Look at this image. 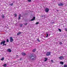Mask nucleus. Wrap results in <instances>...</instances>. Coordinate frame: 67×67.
I'll use <instances>...</instances> for the list:
<instances>
[{"instance_id": "obj_30", "label": "nucleus", "mask_w": 67, "mask_h": 67, "mask_svg": "<svg viewBox=\"0 0 67 67\" xmlns=\"http://www.w3.org/2000/svg\"><path fill=\"white\" fill-rule=\"evenodd\" d=\"M51 62L52 63H54V62L53 61V60H51Z\"/></svg>"}, {"instance_id": "obj_10", "label": "nucleus", "mask_w": 67, "mask_h": 67, "mask_svg": "<svg viewBox=\"0 0 67 67\" xmlns=\"http://www.w3.org/2000/svg\"><path fill=\"white\" fill-rule=\"evenodd\" d=\"M35 19V17H33V18L31 20V21H33V20H34Z\"/></svg>"}, {"instance_id": "obj_14", "label": "nucleus", "mask_w": 67, "mask_h": 67, "mask_svg": "<svg viewBox=\"0 0 67 67\" xmlns=\"http://www.w3.org/2000/svg\"><path fill=\"white\" fill-rule=\"evenodd\" d=\"M21 34V32H19L17 34V35H19V34Z\"/></svg>"}, {"instance_id": "obj_32", "label": "nucleus", "mask_w": 67, "mask_h": 67, "mask_svg": "<svg viewBox=\"0 0 67 67\" xmlns=\"http://www.w3.org/2000/svg\"><path fill=\"white\" fill-rule=\"evenodd\" d=\"M6 44H4V45H5V46H6Z\"/></svg>"}, {"instance_id": "obj_20", "label": "nucleus", "mask_w": 67, "mask_h": 67, "mask_svg": "<svg viewBox=\"0 0 67 67\" xmlns=\"http://www.w3.org/2000/svg\"><path fill=\"white\" fill-rule=\"evenodd\" d=\"M59 30V31L60 32H62V30H61V29H58Z\"/></svg>"}, {"instance_id": "obj_22", "label": "nucleus", "mask_w": 67, "mask_h": 67, "mask_svg": "<svg viewBox=\"0 0 67 67\" xmlns=\"http://www.w3.org/2000/svg\"><path fill=\"white\" fill-rule=\"evenodd\" d=\"M15 16V17H16L17 16V15L16 14H14Z\"/></svg>"}, {"instance_id": "obj_25", "label": "nucleus", "mask_w": 67, "mask_h": 67, "mask_svg": "<svg viewBox=\"0 0 67 67\" xmlns=\"http://www.w3.org/2000/svg\"><path fill=\"white\" fill-rule=\"evenodd\" d=\"M7 42H9V39H7Z\"/></svg>"}, {"instance_id": "obj_28", "label": "nucleus", "mask_w": 67, "mask_h": 67, "mask_svg": "<svg viewBox=\"0 0 67 67\" xmlns=\"http://www.w3.org/2000/svg\"><path fill=\"white\" fill-rule=\"evenodd\" d=\"M2 18H4V15H2Z\"/></svg>"}, {"instance_id": "obj_26", "label": "nucleus", "mask_w": 67, "mask_h": 67, "mask_svg": "<svg viewBox=\"0 0 67 67\" xmlns=\"http://www.w3.org/2000/svg\"><path fill=\"white\" fill-rule=\"evenodd\" d=\"M28 2H31V0H28Z\"/></svg>"}, {"instance_id": "obj_29", "label": "nucleus", "mask_w": 67, "mask_h": 67, "mask_svg": "<svg viewBox=\"0 0 67 67\" xmlns=\"http://www.w3.org/2000/svg\"><path fill=\"white\" fill-rule=\"evenodd\" d=\"M38 23H38V22H37L36 23V24H38Z\"/></svg>"}, {"instance_id": "obj_8", "label": "nucleus", "mask_w": 67, "mask_h": 67, "mask_svg": "<svg viewBox=\"0 0 67 67\" xmlns=\"http://www.w3.org/2000/svg\"><path fill=\"white\" fill-rule=\"evenodd\" d=\"M7 51L8 52H12V50H11V49H7Z\"/></svg>"}, {"instance_id": "obj_24", "label": "nucleus", "mask_w": 67, "mask_h": 67, "mask_svg": "<svg viewBox=\"0 0 67 67\" xmlns=\"http://www.w3.org/2000/svg\"><path fill=\"white\" fill-rule=\"evenodd\" d=\"M48 34H47V36H46V37H48Z\"/></svg>"}, {"instance_id": "obj_35", "label": "nucleus", "mask_w": 67, "mask_h": 67, "mask_svg": "<svg viewBox=\"0 0 67 67\" xmlns=\"http://www.w3.org/2000/svg\"><path fill=\"white\" fill-rule=\"evenodd\" d=\"M16 56H17H17H18V55H16Z\"/></svg>"}, {"instance_id": "obj_6", "label": "nucleus", "mask_w": 67, "mask_h": 67, "mask_svg": "<svg viewBox=\"0 0 67 67\" xmlns=\"http://www.w3.org/2000/svg\"><path fill=\"white\" fill-rule=\"evenodd\" d=\"M51 55V52H48L46 54L47 56H49V55Z\"/></svg>"}, {"instance_id": "obj_18", "label": "nucleus", "mask_w": 67, "mask_h": 67, "mask_svg": "<svg viewBox=\"0 0 67 67\" xmlns=\"http://www.w3.org/2000/svg\"><path fill=\"white\" fill-rule=\"evenodd\" d=\"M37 40L38 41V42H40L41 41H40L39 40L38 38V39H37Z\"/></svg>"}, {"instance_id": "obj_1", "label": "nucleus", "mask_w": 67, "mask_h": 67, "mask_svg": "<svg viewBox=\"0 0 67 67\" xmlns=\"http://www.w3.org/2000/svg\"><path fill=\"white\" fill-rule=\"evenodd\" d=\"M32 57L34 58H32ZM29 58L31 59H32V60H35L36 59V56L33 57V55L32 54H31L29 56Z\"/></svg>"}, {"instance_id": "obj_16", "label": "nucleus", "mask_w": 67, "mask_h": 67, "mask_svg": "<svg viewBox=\"0 0 67 67\" xmlns=\"http://www.w3.org/2000/svg\"><path fill=\"white\" fill-rule=\"evenodd\" d=\"M64 67H67V65L66 64H64Z\"/></svg>"}, {"instance_id": "obj_4", "label": "nucleus", "mask_w": 67, "mask_h": 67, "mask_svg": "<svg viewBox=\"0 0 67 67\" xmlns=\"http://www.w3.org/2000/svg\"><path fill=\"white\" fill-rule=\"evenodd\" d=\"M58 5L59 6H63V5H64V4H63V3H60L58 4Z\"/></svg>"}, {"instance_id": "obj_17", "label": "nucleus", "mask_w": 67, "mask_h": 67, "mask_svg": "<svg viewBox=\"0 0 67 67\" xmlns=\"http://www.w3.org/2000/svg\"><path fill=\"white\" fill-rule=\"evenodd\" d=\"M3 66L4 67H6V66H7V64H5Z\"/></svg>"}, {"instance_id": "obj_19", "label": "nucleus", "mask_w": 67, "mask_h": 67, "mask_svg": "<svg viewBox=\"0 0 67 67\" xmlns=\"http://www.w3.org/2000/svg\"><path fill=\"white\" fill-rule=\"evenodd\" d=\"M4 58H3L1 59V60H4Z\"/></svg>"}, {"instance_id": "obj_27", "label": "nucleus", "mask_w": 67, "mask_h": 67, "mask_svg": "<svg viewBox=\"0 0 67 67\" xmlns=\"http://www.w3.org/2000/svg\"><path fill=\"white\" fill-rule=\"evenodd\" d=\"M13 5V3H12L10 4V5H11V6Z\"/></svg>"}, {"instance_id": "obj_15", "label": "nucleus", "mask_w": 67, "mask_h": 67, "mask_svg": "<svg viewBox=\"0 0 67 67\" xmlns=\"http://www.w3.org/2000/svg\"><path fill=\"white\" fill-rule=\"evenodd\" d=\"M36 51V49H34L32 50V52H35Z\"/></svg>"}, {"instance_id": "obj_31", "label": "nucleus", "mask_w": 67, "mask_h": 67, "mask_svg": "<svg viewBox=\"0 0 67 67\" xmlns=\"http://www.w3.org/2000/svg\"><path fill=\"white\" fill-rule=\"evenodd\" d=\"M27 23H26L25 24V25H27Z\"/></svg>"}, {"instance_id": "obj_2", "label": "nucleus", "mask_w": 67, "mask_h": 67, "mask_svg": "<svg viewBox=\"0 0 67 67\" xmlns=\"http://www.w3.org/2000/svg\"><path fill=\"white\" fill-rule=\"evenodd\" d=\"M4 43H5V41H4L1 42V45H2V44H3V46H4L5 44Z\"/></svg>"}, {"instance_id": "obj_12", "label": "nucleus", "mask_w": 67, "mask_h": 67, "mask_svg": "<svg viewBox=\"0 0 67 67\" xmlns=\"http://www.w3.org/2000/svg\"><path fill=\"white\" fill-rule=\"evenodd\" d=\"M60 64L61 65H63L64 64V62H60Z\"/></svg>"}, {"instance_id": "obj_33", "label": "nucleus", "mask_w": 67, "mask_h": 67, "mask_svg": "<svg viewBox=\"0 0 67 67\" xmlns=\"http://www.w3.org/2000/svg\"><path fill=\"white\" fill-rule=\"evenodd\" d=\"M57 11L58 12V10H57Z\"/></svg>"}, {"instance_id": "obj_13", "label": "nucleus", "mask_w": 67, "mask_h": 67, "mask_svg": "<svg viewBox=\"0 0 67 67\" xmlns=\"http://www.w3.org/2000/svg\"><path fill=\"white\" fill-rule=\"evenodd\" d=\"M47 58H44V62H46V61H47Z\"/></svg>"}, {"instance_id": "obj_36", "label": "nucleus", "mask_w": 67, "mask_h": 67, "mask_svg": "<svg viewBox=\"0 0 67 67\" xmlns=\"http://www.w3.org/2000/svg\"><path fill=\"white\" fill-rule=\"evenodd\" d=\"M21 59H20V60H21Z\"/></svg>"}, {"instance_id": "obj_21", "label": "nucleus", "mask_w": 67, "mask_h": 67, "mask_svg": "<svg viewBox=\"0 0 67 67\" xmlns=\"http://www.w3.org/2000/svg\"><path fill=\"white\" fill-rule=\"evenodd\" d=\"M59 44H60V45H62V42H60Z\"/></svg>"}, {"instance_id": "obj_3", "label": "nucleus", "mask_w": 67, "mask_h": 67, "mask_svg": "<svg viewBox=\"0 0 67 67\" xmlns=\"http://www.w3.org/2000/svg\"><path fill=\"white\" fill-rule=\"evenodd\" d=\"M45 11L46 12H48L49 11V9L48 8H46L45 9Z\"/></svg>"}, {"instance_id": "obj_11", "label": "nucleus", "mask_w": 67, "mask_h": 67, "mask_svg": "<svg viewBox=\"0 0 67 67\" xmlns=\"http://www.w3.org/2000/svg\"><path fill=\"white\" fill-rule=\"evenodd\" d=\"M21 16V14H20L19 15V16L18 20H20V19Z\"/></svg>"}, {"instance_id": "obj_23", "label": "nucleus", "mask_w": 67, "mask_h": 67, "mask_svg": "<svg viewBox=\"0 0 67 67\" xmlns=\"http://www.w3.org/2000/svg\"><path fill=\"white\" fill-rule=\"evenodd\" d=\"M65 31L67 32V29L65 28Z\"/></svg>"}, {"instance_id": "obj_5", "label": "nucleus", "mask_w": 67, "mask_h": 67, "mask_svg": "<svg viewBox=\"0 0 67 67\" xmlns=\"http://www.w3.org/2000/svg\"><path fill=\"white\" fill-rule=\"evenodd\" d=\"M10 42H12L13 41V39L12 38V37H10Z\"/></svg>"}, {"instance_id": "obj_34", "label": "nucleus", "mask_w": 67, "mask_h": 67, "mask_svg": "<svg viewBox=\"0 0 67 67\" xmlns=\"http://www.w3.org/2000/svg\"><path fill=\"white\" fill-rule=\"evenodd\" d=\"M22 25H21V26H21V27H22Z\"/></svg>"}, {"instance_id": "obj_9", "label": "nucleus", "mask_w": 67, "mask_h": 67, "mask_svg": "<svg viewBox=\"0 0 67 67\" xmlns=\"http://www.w3.org/2000/svg\"><path fill=\"white\" fill-rule=\"evenodd\" d=\"M21 54L22 55H23V56H25V55H26L25 53L23 52Z\"/></svg>"}, {"instance_id": "obj_7", "label": "nucleus", "mask_w": 67, "mask_h": 67, "mask_svg": "<svg viewBox=\"0 0 67 67\" xmlns=\"http://www.w3.org/2000/svg\"><path fill=\"white\" fill-rule=\"evenodd\" d=\"M59 59L60 60H62V59H64V57L63 56H60L59 57Z\"/></svg>"}]
</instances>
